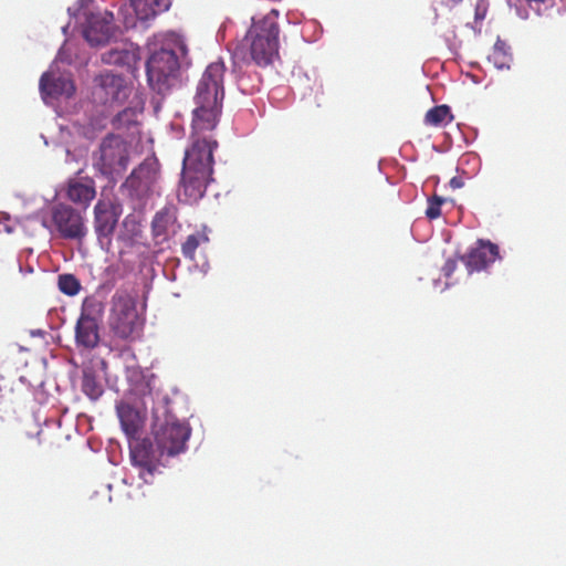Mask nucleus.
I'll return each instance as SVG.
<instances>
[{"label":"nucleus","mask_w":566,"mask_h":566,"mask_svg":"<svg viewBox=\"0 0 566 566\" xmlns=\"http://www.w3.org/2000/svg\"><path fill=\"white\" fill-rule=\"evenodd\" d=\"M489 62L497 70H509L512 63V53L510 46L500 39L493 44Z\"/></svg>","instance_id":"nucleus-20"},{"label":"nucleus","mask_w":566,"mask_h":566,"mask_svg":"<svg viewBox=\"0 0 566 566\" xmlns=\"http://www.w3.org/2000/svg\"><path fill=\"white\" fill-rule=\"evenodd\" d=\"M114 17L112 12L104 11L91 13L84 29V38L93 46L107 43L114 34Z\"/></svg>","instance_id":"nucleus-12"},{"label":"nucleus","mask_w":566,"mask_h":566,"mask_svg":"<svg viewBox=\"0 0 566 566\" xmlns=\"http://www.w3.org/2000/svg\"><path fill=\"white\" fill-rule=\"evenodd\" d=\"M154 438L156 447L161 453L174 457L187 449L190 437V428L187 422H180L176 418H167L163 422L154 423Z\"/></svg>","instance_id":"nucleus-6"},{"label":"nucleus","mask_w":566,"mask_h":566,"mask_svg":"<svg viewBox=\"0 0 566 566\" xmlns=\"http://www.w3.org/2000/svg\"><path fill=\"white\" fill-rule=\"evenodd\" d=\"M272 12L253 22L244 42L249 43L250 56L259 66H269L279 55V24Z\"/></svg>","instance_id":"nucleus-3"},{"label":"nucleus","mask_w":566,"mask_h":566,"mask_svg":"<svg viewBox=\"0 0 566 566\" xmlns=\"http://www.w3.org/2000/svg\"><path fill=\"white\" fill-rule=\"evenodd\" d=\"M224 64L221 60L211 62L197 84L196 107L192 119V144L182 159L179 198L188 205L199 201L212 180V153L218 146L201 134L213 130L222 112Z\"/></svg>","instance_id":"nucleus-1"},{"label":"nucleus","mask_w":566,"mask_h":566,"mask_svg":"<svg viewBox=\"0 0 566 566\" xmlns=\"http://www.w3.org/2000/svg\"><path fill=\"white\" fill-rule=\"evenodd\" d=\"M51 223L59 238L83 241L87 233L84 216L66 203H56L51 209Z\"/></svg>","instance_id":"nucleus-9"},{"label":"nucleus","mask_w":566,"mask_h":566,"mask_svg":"<svg viewBox=\"0 0 566 566\" xmlns=\"http://www.w3.org/2000/svg\"><path fill=\"white\" fill-rule=\"evenodd\" d=\"M475 15H476V19H478V20H481V19H483V18H484V14L479 13V9H476V14H475Z\"/></svg>","instance_id":"nucleus-32"},{"label":"nucleus","mask_w":566,"mask_h":566,"mask_svg":"<svg viewBox=\"0 0 566 566\" xmlns=\"http://www.w3.org/2000/svg\"><path fill=\"white\" fill-rule=\"evenodd\" d=\"M448 1H449V3H451L453 6H458L463 2V0H448Z\"/></svg>","instance_id":"nucleus-30"},{"label":"nucleus","mask_w":566,"mask_h":566,"mask_svg":"<svg viewBox=\"0 0 566 566\" xmlns=\"http://www.w3.org/2000/svg\"><path fill=\"white\" fill-rule=\"evenodd\" d=\"M149 56L146 63L147 81L157 94L164 95L177 78L180 57L188 54L182 36L167 32L154 36L149 43Z\"/></svg>","instance_id":"nucleus-2"},{"label":"nucleus","mask_w":566,"mask_h":566,"mask_svg":"<svg viewBox=\"0 0 566 566\" xmlns=\"http://www.w3.org/2000/svg\"><path fill=\"white\" fill-rule=\"evenodd\" d=\"M136 124H138V120L136 119V111L130 107L123 109L114 117V125L118 129H128Z\"/></svg>","instance_id":"nucleus-26"},{"label":"nucleus","mask_w":566,"mask_h":566,"mask_svg":"<svg viewBox=\"0 0 566 566\" xmlns=\"http://www.w3.org/2000/svg\"><path fill=\"white\" fill-rule=\"evenodd\" d=\"M134 12L139 21H148L170 7V0H133Z\"/></svg>","instance_id":"nucleus-17"},{"label":"nucleus","mask_w":566,"mask_h":566,"mask_svg":"<svg viewBox=\"0 0 566 566\" xmlns=\"http://www.w3.org/2000/svg\"><path fill=\"white\" fill-rule=\"evenodd\" d=\"M39 90L44 101L46 97L57 98L63 95L71 97L76 91L71 78L57 75L53 71L43 73L39 81Z\"/></svg>","instance_id":"nucleus-14"},{"label":"nucleus","mask_w":566,"mask_h":566,"mask_svg":"<svg viewBox=\"0 0 566 566\" xmlns=\"http://www.w3.org/2000/svg\"><path fill=\"white\" fill-rule=\"evenodd\" d=\"M76 344L78 347L92 349L99 344V326L97 318L83 313L77 318L75 331Z\"/></svg>","instance_id":"nucleus-15"},{"label":"nucleus","mask_w":566,"mask_h":566,"mask_svg":"<svg viewBox=\"0 0 566 566\" xmlns=\"http://www.w3.org/2000/svg\"><path fill=\"white\" fill-rule=\"evenodd\" d=\"M120 213V206L112 200L101 199L94 206V232L101 245L109 243Z\"/></svg>","instance_id":"nucleus-11"},{"label":"nucleus","mask_w":566,"mask_h":566,"mask_svg":"<svg viewBox=\"0 0 566 566\" xmlns=\"http://www.w3.org/2000/svg\"><path fill=\"white\" fill-rule=\"evenodd\" d=\"M132 88L120 75L109 71L99 73L94 77L92 90L93 102L102 106H113L124 103Z\"/></svg>","instance_id":"nucleus-8"},{"label":"nucleus","mask_w":566,"mask_h":566,"mask_svg":"<svg viewBox=\"0 0 566 566\" xmlns=\"http://www.w3.org/2000/svg\"><path fill=\"white\" fill-rule=\"evenodd\" d=\"M163 454L158 447L154 448L153 441L148 438L137 439L130 443L132 464L139 469V478L145 483L153 480Z\"/></svg>","instance_id":"nucleus-10"},{"label":"nucleus","mask_w":566,"mask_h":566,"mask_svg":"<svg viewBox=\"0 0 566 566\" xmlns=\"http://www.w3.org/2000/svg\"><path fill=\"white\" fill-rule=\"evenodd\" d=\"M525 1H527V2H530V3H544V2H546L547 0H525Z\"/></svg>","instance_id":"nucleus-31"},{"label":"nucleus","mask_w":566,"mask_h":566,"mask_svg":"<svg viewBox=\"0 0 566 566\" xmlns=\"http://www.w3.org/2000/svg\"><path fill=\"white\" fill-rule=\"evenodd\" d=\"M176 222L175 209L171 207H164L155 213L151 228L153 234L156 238L167 234L168 229Z\"/></svg>","instance_id":"nucleus-19"},{"label":"nucleus","mask_w":566,"mask_h":566,"mask_svg":"<svg viewBox=\"0 0 566 566\" xmlns=\"http://www.w3.org/2000/svg\"><path fill=\"white\" fill-rule=\"evenodd\" d=\"M57 286L62 293L69 296L76 295L81 289L78 279L71 273L60 274Z\"/></svg>","instance_id":"nucleus-25"},{"label":"nucleus","mask_w":566,"mask_h":566,"mask_svg":"<svg viewBox=\"0 0 566 566\" xmlns=\"http://www.w3.org/2000/svg\"><path fill=\"white\" fill-rule=\"evenodd\" d=\"M454 116L451 114L450 107L447 105H440L431 107L427 114H424L423 123L429 126H443L451 123Z\"/></svg>","instance_id":"nucleus-22"},{"label":"nucleus","mask_w":566,"mask_h":566,"mask_svg":"<svg viewBox=\"0 0 566 566\" xmlns=\"http://www.w3.org/2000/svg\"><path fill=\"white\" fill-rule=\"evenodd\" d=\"M82 389L85 396L95 401L103 394L102 385L92 373H84Z\"/></svg>","instance_id":"nucleus-24"},{"label":"nucleus","mask_w":566,"mask_h":566,"mask_svg":"<svg viewBox=\"0 0 566 566\" xmlns=\"http://www.w3.org/2000/svg\"><path fill=\"white\" fill-rule=\"evenodd\" d=\"M160 164L155 157H147L128 175L124 187L133 199L144 200L157 192Z\"/></svg>","instance_id":"nucleus-7"},{"label":"nucleus","mask_w":566,"mask_h":566,"mask_svg":"<svg viewBox=\"0 0 566 566\" xmlns=\"http://www.w3.org/2000/svg\"><path fill=\"white\" fill-rule=\"evenodd\" d=\"M108 326L115 337L133 340L139 337L143 319L136 310L134 296L124 290H118L112 296L111 316Z\"/></svg>","instance_id":"nucleus-4"},{"label":"nucleus","mask_w":566,"mask_h":566,"mask_svg":"<svg viewBox=\"0 0 566 566\" xmlns=\"http://www.w3.org/2000/svg\"><path fill=\"white\" fill-rule=\"evenodd\" d=\"M443 198L433 196L428 200V208L424 211V216L428 217L429 220H436L441 216V206L443 205Z\"/></svg>","instance_id":"nucleus-27"},{"label":"nucleus","mask_w":566,"mask_h":566,"mask_svg":"<svg viewBox=\"0 0 566 566\" xmlns=\"http://www.w3.org/2000/svg\"><path fill=\"white\" fill-rule=\"evenodd\" d=\"M463 186H464V181H463L462 177L455 176V177L451 178V180H450L451 188L458 189Z\"/></svg>","instance_id":"nucleus-29"},{"label":"nucleus","mask_w":566,"mask_h":566,"mask_svg":"<svg viewBox=\"0 0 566 566\" xmlns=\"http://www.w3.org/2000/svg\"><path fill=\"white\" fill-rule=\"evenodd\" d=\"M102 61L106 64L132 66L136 61V54L127 49H111L102 54Z\"/></svg>","instance_id":"nucleus-21"},{"label":"nucleus","mask_w":566,"mask_h":566,"mask_svg":"<svg viewBox=\"0 0 566 566\" xmlns=\"http://www.w3.org/2000/svg\"><path fill=\"white\" fill-rule=\"evenodd\" d=\"M457 261L454 259H449L447 262H444L442 268L444 276L450 277V275L454 273Z\"/></svg>","instance_id":"nucleus-28"},{"label":"nucleus","mask_w":566,"mask_h":566,"mask_svg":"<svg viewBox=\"0 0 566 566\" xmlns=\"http://www.w3.org/2000/svg\"><path fill=\"white\" fill-rule=\"evenodd\" d=\"M499 259V247L490 241L479 239L476 245L471 248L465 255L461 256L462 262L469 272H479L490 266Z\"/></svg>","instance_id":"nucleus-13"},{"label":"nucleus","mask_w":566,"mask_h":566,"mask_svg":"<svg viewBox=\"0 0 566 566\" xmlns=\"http://www.w3.org/2000/svg\"><path fill=\"white\" fill-rule=\"evenodd\" d=\"M66 199L84 210L95 197V186L92 179H72L66 185Z\"/></svg>","instance_id":"nucleus-16"},{"label":"nucleus","mask_w":566,"mask_h":566,"mask_svg":"<svg viewBox=\"0 0 566 566\" xmlns=\"http://www.w3.org/2000/svg\"><path fill=\"white\" fill-rule=\"evenodd\" d=\"M117 412L122 429L128 436H135L140 428L139 411L134 409L133 406L120 403L117 406Z\"/></svg>","instance_id":"nucleus-18"},{"label":"nucleus","mask_w":566,"mask_h":566,"mask_svg":"<svg viewBox=\"0 0 566 566\" xmlns=\"http://www.w3.org/2000/svg\"><path fill=\"white\" fill-rule=\"evenodd\" d=\"M92 160L93 168L106 177L123 175L129 161L126 140L113 134L103 137Z\"/></svg>","instance_id":"nucleus-5"},{"label":"nucleus","mask_w":566,"mask_h":566,"mask_svg":"<svg viewBox=\"0 0 566 566\" xmlns=\"http://www.w3.org/2000/svg\"><path fill=\"white\" fill-rule=\"evenodd\" d=\"M208 241V234L205 232H196L189 234L186 241H184V243L181 244L182 256L190 261H193L198 247L207 244Z\"/></svg>","instance_id":"nucleus-23"}]
</instances>
